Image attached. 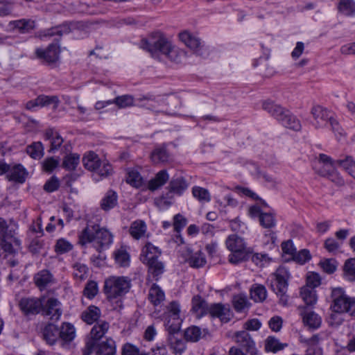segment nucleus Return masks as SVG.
<instances>
[{
    "label": "nucleus",
    "instance_id": "nucleus-10",
    "mask_svg": "<svg viewBox=\"0 0 355 355\" xmlns=\"http://www.w3.org/2000/svg\"><path fill=\"white\" fill-rule=\"evenodd\" d=\"M180 304L175 302H171L167 306L166 311L164 313L162 319L167 331L174 335L179 332L182 324V319L180 316Z\"/></svg>",
    "mask_w": 355,
    "mask_h": 355
},
{
    "label": "nucleus",
    "instance_id": "nucleus-53",
    "mask_svg": "<svg viewBox=\"0 0 355 355\" xmlns=\"http://www.w3.org/2000/svg\"><path fill=\"white\" fill-rule=\"evenodd\" d=\"M259 223L264 228H272L276 225L275 215L272 213H263L260 216Z\"/></svg>",
    "mask_w": 355,
    "mask_h": 355
},
{
    "label": "nucleus",
    "instance_id": "nucleus-16",
    "mask_svg": "<svg viewBox=\"0 0 355 355\" xmlns=\"http://www.w3.org/2000/svg\"><path fill=\"white\" fill-rule=\"evenodd\" d=\"M234 341L238 346L246 353L254 355L256 351V344L251 335L245 330L236 331L234 334Z\"/></svg>",
    "mask_w": 355,
    "mask_h": 355
},
{
    "label": "nucleus",
    "instance_id": "nucleus-2",
    "mask_svg": "<svg viewBox=\"0 0 355 355\" xmlns=\"http://www.w3.org/2000/svg\"><path fill=\"white\" fill-rule=\"evenodd\" d=\"M141 48L150 52L153 57L161 53L175 63L181 62L185 55L183 51L172 46L159 32L153 33L148 40H142Z\"/></svg>",
    "mask_w": 355,
    "mask_h": 355
},
{
    "label": "nucleus",
    "instance_id": "nucleus-7",
    "mask_svg": "<svg viewBox=\"0 0 355 355\" xmlns=\"http://www.w3.org/2000/svg\"><path fill=\"white\" fill-rule=\"evenodd\" d=\"M290 277L291 274L285 266H279L270 276V288L279 298V304L283 306H286L288 302L286 293Z\"/></svg>",
    "mask_w": 355,
    "mask_h": 355
},
{
    "label": "nucleus",
    "instance_id": "nucleus-14",
    "mask_svg": "<svg viewBox=\"0 0 355 355\" xmlns=\"http://www.w3.org/2000/svg\"><path fill=\"white\" fill-rule=\"evenodd\" d=\"M70 32V26L67 24H62L50 28L40 30L35 33V37L45 41L54 36H58L59 38H55V40L58 42L63 35L68 34Z\"/></svg>",
    "mask_w": 355,
    "mask_h": 355
},
{
    "label": "nucleus",
    "instance_id": "nucleus-56",
    "mask_svg": "<svg viewBox=\"0 0 355 355\" xmlns=\"http://www.w3.org/2000/svg\"><path fill=\"white\" fill-rule=\"evenodd\" d=\"M60 163L58 158L50 157L46 158L42 163V170L46 173H52Z\"/></svg>",
    "mask_w": 355,
    "mask_h": 355
},
{
    "label": "nucleus",
    "instance_id": "nucleus-55",
    "mask_svg": "<svg viewBox=\"0 0 355 355\" xmlns=\"http://www.w3.org/2000/svg\"><path fill=\"white\" fill-rule=\"evenodd\" d=\"M55 251L58 254H64L73 249V245L64 239H60L55 245Z\"/></svg>",
    "mask_w": 355,
    "mask_h": 355
},
{
    "label": "nucleus",
    "instance_id": "nucleus-44",
    "mask_svg": "<svg viewBox=\"0 0 355 355\" xmlns=\"http://www.w3.org/2000/svg\"><path fill=\"white\" fill-rule=\"evenodd\" d=\"M300 296L306 305L312 306L317 302L316 291L308 287H302L300 291Z\"/></svg>",
    "mask_w": 355,
    "mask_h": 355
},
{
    "label": "nucleus",
    "instance_id": "nucleus-51",
    "mask_svg": "<svg viewBox=\"0 0 355 355\" xmlns=\"http://www.w3.org/2000/svg\"><path fill=\"white\" fill-rule=\"evenodd\" d=\"M175 194L168 189L166 194L162 195L155 200L156 205L161 209L168 207L172 205Z\"/></svg>",
    "mask_w": 355,
    "mask_h": 355
},
{
    "label": "nucleus",
    "instance_id": "nucleus-35",
    "mask_svg": "<svg viewBox=\"0 0 355 355\" xmlns=\"http://www.w3.org/2000/svg\"><path fill=\"white\" fill-rule=\"evenodd\" d=\"M76 336V329L69 322H63L59 329V337L65 342L72 341Z\"/></svg>",
    "mask_w": 355,
    "mask_h": 355
},
{
    "label": "nucleus",
    "instance_id": "nucleus-30",
    "mask_svg": "<svg viewBox=\"0 0 355 355\" xmlns=\"http://www.w3.org/2000/svg\"><path fill=\"white\" fill-rule=\"evenodd\" d=\"M42 334L46 343L52 345L55 343L59 337V328L56 325L49 323L44 328Z\"/></svg>",
    "mask_w": 355,
    "mask_h": 355
},
{
    "label": "nucleus",
    "instance_id": "nucleus-1",
    "mask_svg": "<svg viewBox=\"0 0 355 355\" xmlns=\"http://www.w3.org/2000/svg\"><path fill=\"white\" fill-rule=\"evenodd\" d=\"M113 243V234L99 221L88 220L86 227L78 234V244L82 247L92 243L99 252L108 248Z\"/></svg>",
    "mask_w": 355,
    "mask_h": 355
},
{
    "label": "nucleus",
    "instance_id": "nucleus-29",
    "mask_svg": "<svg viewBox=\"0 0 355 355\" xmlns=\"http://www.w3.org/2000/svg\"><path fill=\"white\" fill-rule=\"evenodd\" d=\"M169 179L167 171L164 169L159 171L154 178L148 182V187L150 191H155L164 185Z\"/></svg>",
    "mask_w": 355,
    "mask_h": 355
},
{
    "label": "nucleus",
    "instance_id": "nucleus-40",
    "mask_svg": "<svg viewBox=\"0 0 355 355\" xmlns=\"http://www.w3.org/2000/svg\"><path fill=\"white\" fill-rule=\"evenodd\" d=\"M73 276L78 281L85 280L89 274V268L85 263L80 262L75 263L73 266Z\"/></svg>",
    "mask_w": 355,
    "mask_h": 355
},
{
    "label": "nucleus",
    "instance_id": "nucleus-23",
    "mask_svg": "<svg viewBox=\"0 0 355 355\" xmlns=\"http://www.w3.org/2000/svg\"><path fill=\"white\" fill-rule=\"evenodd\" d=\"M189 186V183L184 177L174 176L170 180L167 189L180 196L187 190Z\"/></svg>",
    "mask_w": 355,
    "mask_h": 355
},
{
    "label": "nucleus",
    "instance_id": "nucleus-26",
    "mask_svg": "<svg viewBox=\"0 0 355 355\" xmlns=\"http://www.w3.org/2000/svg\"><path fill=\"white\" fill-rule=\"evenodd\" d=\"M304 324L309 329L315 330L318 329L322 324V318L313 311H308L302 313Z\"/></svg>",
    "mask_w": 355,
    "mask_h": 355
},
{
    "label": "nucleus",
    "instance_id": "nucleus-9",
    "mask_svg": "<svg viewBox=\"0 0 355 355\" xmlns=\"http://www.w3.org/2000/svg\"><path fill=\"white\" fill-rule=\"evenodd\" d=\"M19 245L21 240L17 236L15 230L9 227L4 218H0V250L11 254Z\"/></svg>",
    "mask_w": 355,
    "mask_h": 355
},
{
    "label": "nucleus",
    "instance_id": "nucleus-19",
    "mask_svg": "<svg viewBox=\"0 0 355 355\" xmlns=\"http://www.w3.org/2000/svg\"><path fill=\"white\" fill-rule=\"evenodd\" d=\"M60 53V46L56 43L50 44L45 49L37 48L35 50L37 58L48 63L55 62L59 58Z\"/></svg>",
    "mask_w": 355,
    "mask_h": 355
},
{
    "label": "nucleus",
    "instance_id": "nucleus-58",
    "mask_svg": "<svg viewBox=\"0 0 355 355\" xmlns=\"http://www.w3.org/2000/svg\"><path fill=\"white\" fill-rule=\"evenodd\" d=\"M98 285L94 281H89L83 291L84 295L89 299L94 298L98 293Z\"/></svg>",
    "mask_w": 355,
    "mask_h": 355
},
{
    "label": "nucleus",
    "instance_id": "nucleus-45",
    "mask_svg": "<svg viewBox=\"0 0 355 355\" xmlns=\"http://www.w3.org/2000/svg\"><path fill=\"white\" fill-rule=\"evenodd\" d=\"M80 162V155L76 153L66 155L62 161V166L68 171H73Z\"/></svg>",
    "mask_w": 355,
    "mask_h": 355
},
{
    "label": "nucleus",
    "instance_id": "nucleus-42",
    "mask_svg": "<svg viewBox=\"0 0 355 355\" xmlns=\"http://www.w3.org/2000/svg\"><path fill=\"white\" fill-rule=\"evenodd\" d=\"M115 262L120 267H127L130 265V254L123 248L114 252Z\"/></svg>",
    "mask_w": 355,
    "mask_h": 355
},
{
    "label": "nucleus",
    "instance_id": "nucleus-46",
    "mask_svg": "<svg viewBox=\"0 0 355 355\" xmlns=\"http://www.w3.org/2000/svg\"><path fill=\"white\" fill-rule=\"evenodd\" d=\"M112 102L113 104H115L118 108L123 109L134 105L135 101L132 95L125 94L116 96Z\"/></svg>",
    "mask_w": 355,
    "mask_h": 355
},
{
    "label": "nucleus",
    "instance_id": "nucleus-27",
    "mask_svg": "<svg viewBox=\"0 0 355 355\" xmlns=\"http://www.w3.org/2000/svg\"><path fill=\"white\" fill-rule=\"evenodd\" d=\"M117 204L118 195L116 191L110 189L105 193L101 199L100 207L103 211H108L114 208Z\"/></svg>",
    "mask_w": 355,
    "mask_h": 355
},
{
    "label": "nucleus",
    "instance_id": "nucleus-38",
    "mask_svg": "<svg viewBox=\"0 0 355 355\" xmlns=\"http://www.w3.org/2000/svg\"><path fill=\"white\" fill-rule=\"evenodd\" d=\"M146 232V225L144 221L138 220L134 221L129 230L130 235L135 239L141 238Z\"/></svg>",
    "mask_w": 355,
    "mask_h": 355
},
{
    "label": "nucleus",
    "instance_id": "nucleus-61",
    "mask_svg": "<svg viewBox=\"0 0 355 355\" xmlns=\"http://www.w3.org/2000/svg\"><path fill=\"white\" fill-rule=\"evenodd\" d=\"M44 243L43 240L35 237L31 241L28 245V250L32 254H37L40 252L41 250L44 247Z\"/></svg>",
    "mask_w": 355,
    "mask_h": 355
},
{
    "label": "nucleus",
    "instance_id": "nucleus-25",
    "mask_svg": "<svg viewBox=\"0 0 355 355\" xmlns=\"http://www.w3.org/2000/svg\"><path fill=\"white\" fill-rule=\"evenodd\" d=\"M95 352L96 355H115L116 344L111 338H107L105 341L96 343V347L93 352Z\"/></svg>",
    "mask_w": 355,
    "mask_h": 355
},
{
    "label": "nucleus",
    "instance_id": "nucleus-5",
    "mask_svg": "<svg viewBox=\"0 0 355 355\" xmlns=\"http://www.w3.org/2000/svg\"><path fill=\"white\" fill-rule=\"evenodd\" d=\"M262 108L275 118L284 127L298 131L301 129L300 121L289 110L284 109L273 101L267 100L263 102Z\"/></svg>",
    "mask_w": 355,
    "mask_h": 355
},
{
    "label": "nucleus",
    "instance_id": "nucleus-28",
    "mask_svg": "<svg viewBox=\"0 0 355 355\" xmlns=\"http://www.w3.org/2000/svg\"><path fill=\"white\" fill-rule=\"evenodd\" d=\"M209 306L207 302L200 295H196L192 298V311L198 318H201L208 313Z\"/></svg>",
    "mask_w": 355,
    "mask_h": 355
},
{
    "label": "nucleus",
    "instance_id": "nucleus-11",
    "mask_svg": "<svg viewBox=\"0 0 355 355\" xmlns=\"http://www.w3.org/2000/svg\"><path fill=\"white\" fill-rule=\"evenodd\" d=\"M110 327V324L106 321L98 322L92 329L90 334L91 339L86 343L83 349L84 355H91L93 353L96 343L102 338L107 333Z\"/></svg>",
    "mask_w": 355,
    "mask_h": 355
},
{
    "label": "nucleus",
    "instance_id": "nucleus-31",
    "mask_svg": "<svg viewBox=\"0 0 355 355\" xmlns=\"http://www.w3.org/2000/svg\"><path fill=\"white\" fill-rule=\"evenodd\" d=\"M287 347V343H281L275 336H268L265 340L264 348L267 352L277 353Z\"/></svg>",
    "mask_w": 355,
    "mask_h": 355
},
{
    "label": "nucleus",
    "instance_id": "nucleus-37",
    "mask_svg": "<svg viewBox=\"0 0 355 355\" xmlns=\"http://www.w3.org/2000/svg\"><path fill=\"white\" fill-rule=\"evenodd\" d=\"M320 175L328 178L337 185H343L345 181L336 170L335 166L331 168L320 169L318 172Z\"/></svg>",
    "mask_w": 355,
    "mask_h": 355
},
{
    "label": "nucleus",
    "instance_id": "nucleus-63",
    "mask_svg": "<svg viewBox=\"0 0 355 355\" xmlns=\"http://www.w3.org/2000/svg\"><path fill=\"white\" fill-rule=\"evenodd\" d=\"M328 338V334L325 332H320L313 335L311 338L306 340V343L309 346H318L322 340Z\"/></svg>",
    "mask_w": 355,
    "mask_h": 355
},
{
    "label": "nucleus",
    "instance_id": "nucleus-47",
    "mask_svg": "<svg viewBox=\"0 0 355 355\" xmlns=\"http://www.w3.org/2000/svg\"><path fill=\"white\" fill-rule=\"evenodd\" d=\"M35 105L37 107H44L51 104H55L57 107L59 103V99L56 96H46L40 95L33 100Z\"/></svg>",
    "mask_w": 355,
    "mask_h": 355
},
{
    "label": "nucleus",
    "instance_id": "nucleus-49",
    "mask_svg": "<svg viewBox=\"0 0 355 355\" xmlns=\"http://www.w3.org/2000/svg\"><path fill=\"white\" fill-rule=\"evenodd\" d=\"M193 196L201 202H208L211 200V195L207 189L198 186L192 188Z\"/></svg>",
    "mask_w": 355,
    "mask_h": 355
},
{
    "label": "nucleus",
    "instance_id": "nucleus-54",
    "mask_svg": "<svg viewBox=\"0 0 355 355\" xmlns=\"http://www.w3.org/2000/svg\"><path fill=\"white\" fill-rule=\"evenodd\" d=\"M345 277L351 282L355 281V259H347L344 265Z\"/></svg>",
    "mask_w": 355,
    "mask_h": 355
},
{
    "label": "nucleus",
    "instance_id": "nucleus-34",
    "mask_svg": "<svg viewBox=\"0 0 355 355\" xmlns=\"http://www.w3.org/2000/svg\"><path fill=\"white\" fill-rule=\"evenodd\" d=\"M26 153L33 159H40L44 155V147L41 141H34L28 145Z\"/></svg>",
    "mask_w": 355,
    "mask_h": 355
},
{
    "label": "nucleus",
    "instance_id": "nucleus-6",
    "mask_svg": "<svg viewBox=\"0 0 355 355\" xmlns=\"http://www.w3.org/2000/svg\"><path fill=\"white\" fill-rule=\"evenodd\" d=\"M225 245L231 252L228 260L233 264H237L248 260L253 252V250L247 246L245 240L235 234L227 236Z\"/></svg>",
    "mask_w": 355,
    "mask_h": 355
},
{
    "label": "nucleus",
    "instance_id": "nucleus-18",
    "mask_svg": "<svg viewBox=\"0 0 355 355\" xmlns=\"http://www.w3.org/2000/svg\"><path fill=\"white\" fill-rule=\"evenodd\" d=\"M332 304L331 308L337 313H344L347 304L351 297H348L341 288H334L331 291Z\"/></svg>",
    "mask_w": 355,
    "mask_h": 355
},
{
    "label": "nucleus",
    "instance_id": "nucleus-21",
    "mask_svg": "<svg viewBox=\"0 0 355 355\" xmlns=\"http://www.w3.org/2000/svg\"><path fill=\"white\" fill-rule=\"evenodd\" d=\"M34 282L37 287L43 291L46 287L52 285L55 282V278L53 274L46 269H43L37 272L33 277Z\"/></svg>",
    "mask_w": 355,
    "mask_h": 355
},
{
    "label": "nucleus",
    "instance_id": "nucleus-15",
    "mask_svg": "<svg viewBox=\"0 0 355 355\" xmlns=\"http://www.w3.org/2000/svg\"><path fill=\"white\" fill-rule=\"evenodd\" d=\"M311 113L314 119L313 125L316 128H325L334 116V114L327 108L320 105H315L312 107Z\"/></svg>",
    "mask_w": 355,
    "mask_h": 355
},
{
    "label": "nucleus",
    "instance_id": "nucleus-50",
    "mask_svg": "<svg viewBox=\"0 0 355 355\" xmlns=\"http://www.w3.org/2000/svg\"><path fill=\"white\" fill-rule=\"evenodd\" d=\"M184 338L190 342H197L202 336V330L197 326H191L184 331Z\"/></svg>",
    "mask_w": 355,
    "mask_h": 355
},
{
    "label": "nucleus",
    "instance_id": "nucleus-13",
    "mask_svg": "<svg viewBox=\"0 0 355 355\" xmlns=\"http://www.w3.org/2000/svg\"><path fill=\"white\" fill-rule=\"evenodd\" d=\"M19 307L25 316L35 315L42 309V300L36 297H24L19 302Z\"/></svg>",
    "mask_w": 355,
    "mask_h": 355
},
{
    "label": "nucleus",
    "instance_id": "nucleus-62",
    "mask_svg": "<svg viewBox=\"0 0 355 355\" xmlns=\"http://www.w3.org/2000/svg\"><path fill=\"white\" fill-rule=\"evenodd\" d=\"M186 225L187 219L183 216L180 214L174 216L173 226L174 231L177 234L180 233L181 230L186 226Z\"/></svg>",
    "mask_w": 355,
    "mask_h": 355
},
{
    "label": "nucleus",
    "instance_id": "nucleus-33",
    "mask_svg": "<svg viewBox=\"0 0 355 355\" xmlns=\"http://www.w3.org/2000/svg\"><path fill=\"white\" fill-rule=\"evenodd\" d=\"M101 314V312L98 307L91 305L82 313L81 318L86 323L92 324L98 320Z\"/></svg>",
    "mask_w": 355,
    "mask_h": 355
},
{
    "label": "nucleus",
    "instance_id": "nucleus-17",
    "mask_svg": "<svg viewBox=\"0 0 355 355\" xmlns=\"http://www.w3.org/2000/svg\"><path fill=\"white\" fill-rule=\"evenodd\" d=\"M42 314L45 316H49L52 320H58L62 314V310L60 302L55 297H49L45 304H42Z\"/></svg>",
    "mask_w": 355,
    "mask_h": 355
},
{
    "label": "nucleus",
    "instance_id": "nucleus-52",
    "mask_svg": "<svg viewBox=\"0 0 355 355\" xmlns=\"http://www.w3.org/2000/svg\"><path fill=\"white\" fill-rule=\"evenodd\" d=\"M17 251L11 254H8L7 252L0 250V256L2 259L6 260L5 263L11 268H15L19 265V260L16 257L19 250H21V245L17 248Z\"/></svg>",
    "mask_w": 355,
    "mask_h": 355
},
{
    "label": "nucleus",
    "instance_id": "nucleus-3",
    "mask_svg": "<svg viewBox=\"0 0 355 355\" xmlns=\"http://www.w3.org/2000/svg\"><path fill=\"white\" fill-rule=\"evenodd\" d=\"M131 279L126 276H110L104 282L103 291L107 299L114 302V309L123 307L122 298L130 291Z\"/></svg>",
    "mask_w": 355,
    "mask_h": 355
},
{
    "label": "nucleus",
    "instance_id": "nucleus-8",
    "mask_svg": "<svg viewBox=\"0 0 355 355\" xmlns=\"http://www.w3.org/2000/svg\"><path fill=\"white\" fill-rule=\"evenodd\" d=\"M83 163L85 168L94 172L93 177L96 181L109 176L113 171L112 165L107 160L101 161L94 152L85 155Z\"/></svg>",
    "mask_w": 355,
    "mask_h": 355
},
{
    "label": "nucleus",
    "instance_id": "nucleus-4",
    "mask_svg": "<svg viewBox=\"0 0 355 355\" xmlns=\"http://www.w3.org/2000/svg\"><path fill=\"white\" fill-rule=\"evenodd\" d=\"M161 250L148 242L142 248L140 259L148 267L149 275L152 276L155 281H158L160 276L164 271V265L162 261H158L161 255Z\"/></svg>",
    "mask_w": 355,
    "mask_h": 355
},
{
    "label": "nucleus",
    "instance_id": "nucleus-43",
    "mask_svg": "<svg viewBox=\"0 0 355 355\" xmlns=\"http://www.w3.org/2000/svg\"><path fill=\"white\" fill-rule=\"evenodd\" d=\"M187 261L191 267L196 268L204 266L207 262L205 254L200 250L192 253Z\"/></svg>",
    "mask_w": 355,
    "mask_h": 355
},
{
    "label": "nucleus",
    "instance_id": "nucleus-22",
    "mask_svg": "<svg viewBox=\"0 0 355 355\" xmlns=\"http://www.w3.org/2000/svg\"><path fill=\"white\" fill-rule=\"evenodd\" d=\"M212 317L218 318L223 323L228 322L232 318L230 309L222 304H214L209 306V312Z\"/></svg>",
    "mask_w": 355,
    "mask_h": 355
},
{
    "label": "nucleus",
    "instance_id": "nucleus-20",
    "mask_svg": "<svg viewBox=\"0 0 355 355\" xmlns=\"http://www.w3.org/2000/svg\"><path fill=\"white\" fill-rule=\"evenodd\" d=\"M28 172L26 168L21 164L10 166L8 173L6 174V178L10 182L23 184L25 182Z\"/></svg>",
    "mask_w": 355,
    "mask_h": 355
},
{
    "label": "nucleus",
    "instance_id": "nucleus-32",
    "mask_svg": "<svg viewBox=\"0 0 355 355\" xmlns=\"http://www.w3.org/2000/svg\"><path fill=\"white\" fill-rule=\"evenodd\" d=\"M169 157V153L164 145L155 148L150 154L151 160L154 164L167 162Z\"/></svg>",
    "mask_w": 355,
    "mask_h": 355
},
{
    "label": "nucleus",
    "instance_id": "nucleus-12",
    "mask_svg": "<svg viewBox=\"0 0 355 355\" xmlns=\"http://www.w3.org/2000/svg\"><path fill=\"white\" fill-rule=\"evenodd\" d=\"M179 37L180 40L184 42L186 46L192 49L197 55L206 57L209 55L208 49L196 36L185 31L180 33Z\"/></svg>",
    "mask_w": 355,
    "mask_h": 355
},
{
    "label": "nucleus",
    "instance_id": "nucleus-64",
    "mask_svg": "<svg viewBox=\"0 0 355 355\" xmlns=\"http://www.w3.org/2000/svg\"><path fill=\"white\" fill-rule=\"evenodd\" d=\"M171 347L174 350L175 353L181 354L185 349V343L181 339H178L173 336L169 338Z\"/></svg>",
    "mask_w": 355,
    "mask_h": 355
},
{
    "label": "nucleus",
    "instance_id": "nucleus-59",
    "mask_svg": "<svg viewBox=\"0 0 355 355\" xmlns=\"http://www.w3.org/2000/svg\"><path fill=\"white\" fill-rule=\"evenodd\" d=\"M126 182L135 187H139L141 184V177L136 171H130L126 177Z\"/></svg>",
    "mask_w": 355,
    "mask_h": 355
},
{
    "label": "nucleus",
    "instance_id": "nucleus-39",
    "mask_svg": "<svg viewBox=\"0 0 355 355\" xmlns=\"http://www.w3.org/2000/svg\"><path fill=\"white\" fill-rule=\"evenodd\" d=\"M250 297L255 302H262L267 297V291L261 284H254L250 289Z\"/></svg>",
    "mask_w": 355,
    "mask_h": 355
},
{
    "label": "nucleus",
    "instance_id": "nucleus-24",
    "mask_svg": "<svg viewBox=\"0 0 355 355\" xmlns=\"http://www.w3.org/2000/svg\"><path fill=\"white\" fill-rule=\"evenodd\" d=\"M8 26L12 28L17 29L19 33L26 34L35 29L36 21L31 19H20L10 21Z\"/></svg>",
    "mask_w": 355,
    "mask_h": 355
},
{
    "label": "nucleus",
    "instance_id": "nucleus-57",
    "mask_svg": "<svg viewBox=\"0 0 355 355\" xmlns=\"http://www.w3.org/2000/svg\"><path fill=\"white\" fill-rule=\"evenodd\" d=\"M321 284V277L320 275L315 272H309L306 275V285L308 287L314 289Z\"/></svg>",
    "mask_w": 355,
    "mask_h": 355
},
{
    "label": "nucleus",
    "instance_id": "nucleus-36",
    "mask_svg": "<svg viewBox=\"0 0 355 355\" xmlns=\"http://www.w3.org/2000/svg\"><path fill=\"white\" fill-rule=\"evenodd\" d=\"M148 299L155 306H157L164 300V292L158 285L153 284L149 290Z\"/></svg>",
    "mask_w": 355,
    "mask_h": 355
},
{
    "label": "nucleus",
    "instance_id": "nucleus-60",
    "mask_svg": "<svg viewBox=\"0 0 355 355\" xmlns=\"http://www.w3.org/2000/svg\"><path fill=\"white\" fill-rule=\"evenodd\" d=\"M293 259L300 264H304L311 259V255L308 250L303 249L298 252H295Z\"/></svg>",
    "mask_w": 355,
    "mask_h": 355
},
{
    "label": "nucleus",
    "instance_id": "nucleus-41",
    "mask_svg": "<svg viewBox=\"0 0 355 355\" xmlns=\"http://www.w3.org/2000/svg\"><path fill=\"white\" fill-rule=\"evenodd\" d=\"M336 165L343 168L350 175L355 178V161L352 156L347 155L343 159H337Z\"/></svg>",
    "mask_w": 355,
    "mask_h": 355
},
{
    "label": "nucleus",
    "instance_id": "nucleus-48",
    "mask_svg": "<svg viewBox=\"0 0 355 355\" xmlns=\"http://www.w3.org/2000/svg\"><path fill=\"white\" fill-rule=\"evenodd\" d=\"M338 9L344 15H353L355 13V3L353 0H341L338 6Z\"/></svg>",
    "mask_w": 355,
    "mask_h": 355
}]
</instances>
